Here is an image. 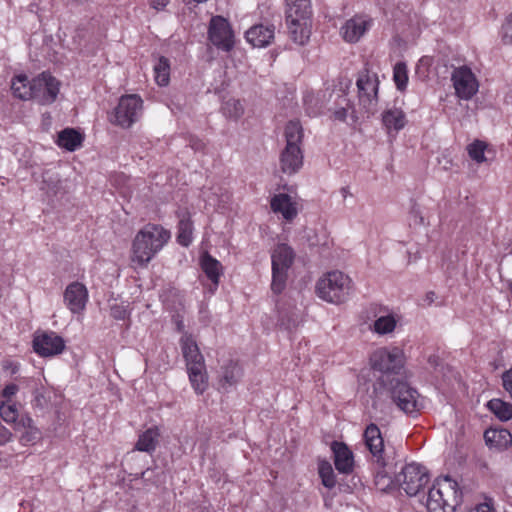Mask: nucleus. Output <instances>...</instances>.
I'll return each instance as SVG.
<instances>
[{
  "mask_svg": "<svg viewBox=\"0 0 512 512\" xmlns=\"http://www.w3.org/2000/svg\"><path fill=\"white\" fill-rule=\"evenodd\" d=\"M370 397L372 408L380 412L387 409L388 399L408 415L418 413L422 407L418 391L401 378L379 377L373 384Z\"/></svg>",
  "mask_w": 512,
  "mask_h": 512,
  "instance_id": "obj_1",
  "label": "nucleus"
},
{
  "mask_svg": "<svg viewBox=\"0 0 512 512\" xmlns=\"http://www.w3.org/2000/svg\"><path fill=\"white\" fill-rule=\"evenodd\" d=\"M170 239V232L160 225L147 224L132 242L131 261L145 267Z\"/></svg>",
  "mask_w": 512,
  "mask_h": 512,
  "instance_id": "obj_2",
  "label": "nucleus"
},
{
  "mask_svg": "<svg viewBox=\"0 0 512 512\" xmlns=\"http://www.w3.org/2000/svg\"><path fill=\"white\" fill-rule=\"evenodd\" d=\"M462 502L458 483L448 476L435 480L429 489L426 507L429 512H454Z\"/></svg>",
  "mask_w": 512,
  "mask_h": 512,
  "instance_id": "obj_3",
  "label": "nucleus"
},
{
  "mask_svg": "<svg viewBox=\"0 0 512 512\" xmlns=\"http://www.w3.org/2000/svg\"><path fill=\"white\" fill-rule=\"evenodd\" d=\"M286 146L280 155V167L286 174H294L303 165V153L301 143L303 128L298 121H289L284 131Z\"/></svg>",
  "mask_w": 512,
  "mask_h": 512,
  "instance_id": "obj_4",
  "label": "nucleus"
},
{
  "mask_svg": "<svg viewBox=\"0 0 512 512\" xmlns=\"http://www.w3.org/2000/svg\"><path fill=\"white\" fill-rule=\"evenodd\" d=\"M352 291V280L341 271L328 272L316 285L317 295L330 303L345 302Z\"/></svg>",
  "mask_w": 512,
  "mask_h": 512,
  "instance_id": "obj_5",
  "label": "nucleus"
},
{
  "mask_svg": "<svg viewBox=\"0 0 512 512\" xmlns=\"http://www.w3.org/2000/svg\"><path fill=\"white\" fill-rule=\"evenodd\" d=\"M295 258L294 250L287 244H278L271 254L272 283L271 289L275 294L281 293L286 286L288 270Z\"/></svg>",
  "mask_w": 512,
  "mask_h": 512,
  "instance_id": "obj_6",
  "label": "nucleus"
},
{
  "mask_svg": "<svg viewBox=\"0 0 512 512\" xmlns=\"http://www.w3.org/2000/svg\"><path fill=\"white\" fill-rule=\"evenodd\" d=\"M370 363L373 370L382 373L380 377L388 376L389 379L400 378L398 374L403 368L402 351L398 348H393L392 350L379 348L372 353Z\"/></svg>",
  "mask_w": 512,
  "mask_h": 512,
  "instance_id": "obj_7",
  "label": "nucleus"
},
{
  "mask_svg": "<svg viewBox=\"0 0 512 512\" xmlns=\"http://www.w3.org/2000/svg\"><path fill=\"white\" fill-rule=\"evenodd\" d=\"M395 481L408 496H416L429 482V475L424 466L409 463L396 475Z\"/></svg>",
  "mask_w": 512,
  "mask_h": 512,
  "instance_id": "obj_8",
  "label": "nucleus"
},
{
  "mask_svg": "<svg viewBox=\"0 0 512 512\" xmlns=\"http://www.w3.org/2000/svg\"><path fill=\"white\" fill-rule=\"evenodd\" d=\"M143 101L136 94L122 96L114 109L111 122L122 128L131 127L142 113Z\"/></svg>",
  "mask_w": 512,
  "mask_h": 512,
  "instance_id": "obj_9",
  "label": "nucleus"
},
{
  "mask_svg": "<svg viewBox=\"0 0 512 512\" xmlns=\"http://www.w3.org/2000/svg\"><path fill=\"white\" fill-rule=\"evenodd\" d=\"M359 103L368 114H374L378 103V77L369 74L367 70L361 72L357 78Z\"/></svg>",
  "mask_w": 512,
  "mask_h": 512,
  "instance_id": "obj_10",
  "label": "nucleus"
},
{
  "mask_svg": "<svg viewBox=\"0 0 512 512\" xmlns=\"http://www.w3.org/2000/svg\"><path fill=\"white\" fill-rule=\"evenodd\" d=\"M61 83L48 72H42L32 79L33 100L40 105L54 103L60 91Z\"/></svg>",
  "mask_w": 512,
  "mask_h": 512,
  "instance_id": "obj_11",
  "label": "nucleus"
},
{
  "mask_svg": "<svg viewBox=\"0 0 512 512\" xmlns=\"http://www.w3.org/2000/svg\"><path fill=\"white\" fill-rule=\"evenodd\" d=\"M208 39L218 49L230 51L234 46V35L229 22L222 16L211 18L208 29Z\"/></svg>",
  "mask_w": 512,
  "mask_h": 512,
  "instance_id": "obj_12",
  "label": "nucleus"
},
{
  "mask_svg": "<svg viewBox=\"0 0 512 512\" xmlns=\"http://www.w3.org/2000/svg\"><path fill=\"white\" fill-rule=\"evenodd\" d=\"M451 80L453 82L456 95L461 99L469 100L478 91V82L476 77L467 66L454 69Z\"/></svg>",
  "mask_w": 512,
  "mask_h": 512,
  "instance_id": "obj_13",
  "label": "nucleus"
},
{
  "mask_svg": "<svg viewBox=\"0 0 512 512\" xmlns=\"http://www.w3.org/2000/svg\"><path fill=\"white\" fill-rule=\"evenodd\" d=\"M363 439L372 456L373 462L382 468L386 467L384 440L379 427L374 423H370L364 430Z\"/></svg>",
  "mask_w": 512,
  "mask_h": 512,
  "instance_id": "obj_14",
  "label": "nucleus"
},
{
  "mask_svg": "<svg viewBox=\"0 0 512 512\" xmlns=\"http://www.w3.org/2000/svg\"><path fill=\"white\" fill-rule=\"evenodd\" d=\"M33 348L40 356L49 357L60 354L65 348V342L55 332H42L35 335Z\"/></svg>",
  "mask_w": 512,
  "mask_h": 512,
  "instance_id": "obj_15",
  "label": "nucleus"
},
{
  "mask_svg": "<svg viewBox=\"0 0 512 512\" xmlns=\"http://www.w3.org/2000/svg\"><path fill=\"white\" fill-rule=\"evenodd\" d=\"M63 300L66 307L73 314L82 313L88 302V290L86 286L78 281L70 283L63 294Z\"/></svg>",
  "mask_w": 512,
  "mask_h": 512,
  "instance_id": "obj_16",
  "label": "nucleus"
},
{
  "mask_svg": "<svg viewBox=\"0 0 512 512\" xmlns=\"http://www.w3.org/2000/svg\"><path fill=\"white\" fill-rule=\"evenodd\" d=\"M180 346L186 361L187 370L205 365L204 357L191 335L184 333L180 339Z\"/></svg>",
  "mask_w": 512,
  "mask_h": 512,
  "instance_id": "obj_17",
  "label": "nucleus"
},
{
  "mask_svg": "<svg viewBox=\"0 0 512 512\" xmlns=\"http://www.w3.org/2000/svg\"><path fill=\"white\" fill-rule=\"evenodd\" d=\"M275 35L274 25L257 24L245 33L247 41L254 47H266L270 45Z\"/></svg>",
  "mask_w": 512,
  "mask_h": 512,
  "instance_id": "obj_18",
  "label": "nucleus"
},
{
  "mask_svg": "<svg viewBox=\"0 0 512 512\" xmlns=\"http://www.w3.org/2000/svg\"><path fill=\"white\" fill-rule=\"evenodd\" d=\"M370 26V20L363 16H355L344 24L341 28L343 38L350 43L357 42Z\"/></svg>",
  "mask_w": 512,
  "mask_h": 512,
  "instance_id": "obj_19",
  "label": "nucleus"
},
{
  "mask_svg": "<svg viewBox=\"0 0 512 512\" xmlns=\"http://www.w3.org/2000/svg\"><path fill=\"white\" fill-rule=\"evenodd\" d=\"M290 38L299 45H305L311 34L310 19L286 18Z\"/></svg>",
  "mask_w": 512,
  "mask_h": 512,
  "instance_id": "obj_20",
  "label": "nucleus"
},
{
  "mask_svg": "<svg viewBox=\"0 0 512 512\" xmlns=\"http://www.w3.org/2000/svg\"><path fill=\"white\" fill-rule=\"evenodd\" d=\"M334 464L336 469L343 474L353 471L354 458L352 451L344 443L334 442L332 445Z\"/></svg>",
  "mask_w": 512,
  "mask_h": 512,
  "instance_id": "obj_21",
  "label": "nucleus"
},
{
  "mask_svg": "<svg viewBox=\"0 0 512 512\" xmlns=\"http://www.w3.org/2000/svg\"><path fill=\"white\" fill-rule=\"evenodd\" d=\"M270 205L273 212L280 213L287 221H292L298 214L296 203L285 193L276 194L271 199Z\"/></svg>",
  "mask_w": 512,
  "mask_h": 512,
  "instance_id": "obj_22",
  "label": "nucleus"
},
{
  "mask_svg": "<svg viewBox=\"0 0 512 512\" xmlns=\"http://www.w3.org/2000/svg\"><path fill=\"white\" fill-rule=\"evenodd\" d=\"M406 115L399 108L387 109L382 114V123L387 129L388 133L395 131L396 133L403 129L406 125Z\"/></svg>",
  "mask_w": 512,
  "mask_h": 512,
  "instance_id": "obj_23",
  "label": "nucleus"
},
{
  "mask_svg": "<svg viewBox=\"0 0 512 512\" xmlns=\"http://www.w3.org/2000/svg\"><path fill=\"white\" fill-rule=\"evenodd\" d=\"M487 445L499 450L507 449L512 444V435L507 429H489L484 433Z\"/></svg>",
  "mask_w": 512,
  "mask_h": 512,
  "instance_id": "obj_24",
  "label": "nucleus"
},
{
  "mask_svg": "<svg viewBox=\"0 0 512 512\" xmlns=\"http://www.w3.org/2000/svg\"><path fill=\"white\" fill-rule=\"evenodd\" d=\"M242 375L243 371L241 366L237 362L229 360L221 370V387L227 389L233 385H236L242 378Z\"/></svg>",
  "mask_w": 512,
  "mask_h": 512,
  "instance_id": "obj_25",
  "label": "nucleus"
},
{
  "mask_svg": "<svg viewBox=\"0 0 512 512\" xmlns=\"http://www.w3.org/2000/svg\"><path fill=\"white\" fill-rule=\"evenodd\" d=\"M201 268L206 274L207 278L215 285L218 286L220 276L222 275V264L208 252L201 256Z\"/></svg>",
  "mask_w": 512,
  "mask_h": 512,
  "instance_id": "obj_26",
  "label": "nucleus"
},
{
  "mask_svg": "<svg viewBox=\"0 0 512 512\" xmlns=\"http://www.w3.org/2000/svg\"><path fill=\"white\" fill-rule=\"evenodd\" d=\"M177 241L180 245L188 247L193 239V223L190 219V213L182 211L179 213Z\"/></svg>",
  "mask_w": 512,
  "mask_h": 512,
  "instance_id": "obj_27",
  "label": "nucleus"
},
{
  "mask_svg": "<svg viewBox=\"0 0 512 512\" xmlns=\"http://www.w3.org/2000/svg\"><path fill=\"white\" fill-rule=\"evenodd\" d=\"M286 18L310 19L311 0H286Z\"/></svg>",
  "mask_w": 512,
  "mask_h": 512,
  "instance_id": "obj_28",
  "label": "nucleus"
},
{
  "mask_svg": "<svg viewBox=\"0 0 512 512\" xmlns=\"http://www.w3.org/2000/svg\"><path fill=\"white\" fill-rule=\"evenodd\" d=\"M159 436L160 432L157 427L147 429L139 435L135 449L141 452L152 453L157 447Z\"/></svg>",
  "mask_w": 512,
  "mask_h": 512,
  "instance_id": "obj_29",
  "label": "nucleus"
},
{
  "mask_svg": "<svg viewBox=\"0 0 512 512\" xmlns=\"http://www.w3.org/2000/svg\"><path fill=\"white\" fill-rule=\"evenodd\" d=\"M83 136L72 128H66L58 134L57 144L68 151H75L82 145Z\"/></svg>",
  "mask_w": 512,
  "mask_h": 512,
  "instance_id": "obj_30",
  "label": "nucleus"
},
{
  "mask_svg": "<svg viewBox=\"0 0 512 512\" xmlns=\"http://www.w3.org/2000/svg\"><path fill=\"white\" fill-rule=\"evenodd\" d=\"M11 89L15 97L21 100H33L32 80L26 75H18L12 80Z\"/></svg>",
  "mask_w": 512,
  "mask_h": 512,
  "instance_id": "obj_31",
  "label": "nucleus"
},
{
  "mask_svg": "<svg viewBox=\"0 0 512 512\" xmlns=\"http://www.w3.org/2000/svg\"><path fill=\"white\" fill-rule=\"evenodd\" d=\"M188 371L189 380L195 392L202 394L208 385V376L206 372V365L195 368H190Z\"/></svg>",
  "mask_w": 512,
  "mask_h": 512,
  "instance_id": "obj_32",
  "label": "nucleus"
},
{
  "mask_svg": "<svg viewBox=\"0 0 512 512\" xmlns=\"http://www.w3.org/2000/svg\"><path fill=\"white\" fill-rule=\"evenodd\" d=\"M0 416L8 424H13L15 429L20 425H25L24 419L19 418V412L16 404L2 401L0 403Z\"/></svg>",
  "mask_w": 512,
  "mask_h": 512,
  "instance_id": "obj_33",
  "label": "nucleus"
},
{
  "mask_svg": "<svg viewBox=\"0 0 512 512\" xmlns=\"http://www.w3.org/2000/svg\"><path fill=\"white\" fill-rule=\"evenodd\" d=\"M489 410L501 421H508L512 418V404L501 399H492L488 402Z\"/></svg>",
  "mask_w": 512,
  "mask_h": 512,
  "instance_id": "obj_34",
  "label": "nucleus"
},
{
  "mask_svg": "<svg viewBox=\"0 0 512 512\" xmlns=\"http://www.w3.org/2000/svg\"><path fill=\"white\" fill-rule=\"evenodd\" d=\"M318 474L319 477L321 478L322 484L326 488L332 489L336 486V475L330 462L326 460L319 461Z\"/></svg>",
  "mask_w": 512,
  "mask_h": 512,
  "instance_id": "obj_35",
  "label": "nucleus"
},
{
  "mask_svg": "<svg viewBox=\"0 0 512 512\" xmlns=\"http://www.w3.org/2000/svg\"><path fill=\"white\" fill-rule=\"evenodd\" d=\"M222 113L225 117L238 120L244 114V106L239 99L230 98L223 102Z\"/></svg>",
  "mask_w": 512,
  "mask_h": 512,
  "instance_id": "obj_36",
  "label": "nucleus"
},
{
  "mask_svg": "<svg viewBox=\"0 0 512 512\" xmlns=\"http://www.w3.org/2000/svg\"><path fill=\"white\" fill-rule=\"evenodd\" d=\"M279 325L286 330L296 328L300 322L299 313L297 309H280L279 311Z\"/></svg>",
  "mask_w": 512,
  "mask_h": 512,
  "instance_id": "obj_37",
  "label": "nucleus"
},
{
  "mask_svg": "<svg viewBox=\"0 0 512 512\" xmlns=\"http://www.w3.org/2000/svg\"><path fill=\"white\" fill-rule=\"evenodd\" d=\"M155 80L158 85L166 86L170 79V63L169 60L161 56L157 64L154 66Z\"/></svg>",
  "mask_w": 512,
  "mask_h": 512,
  "instance_id": "obj_38",
  "label": "nucleus"
},
{
  "mask_svg": "<svg viewBox=\"0 0 512 512\" xmlns=\"http://www.w3.org/2000/svg\"><path fill=\"white\" fill-rule=\"evenodd\" d=\"M487 148L488 145L484 141L475 140L467 146V152L473 161L480 164L487 161L485 156V151Z\"/></svg>",
  "mask_w": 512,
  "mask_h": 512,
  "instance_id": "obj_39",
  "label": "nucleus"
},
{
  "mask_svg": "<svg viewBox=\"0 0 512 512\" xmlns=\"http://www.w3.org/2000/svg\"><path fill=\"white\" fill-rule=\"evenodd\" d=\"M393 79L398 90L404 91L406 89L408 83V71L404 62H398L394 66Z\"/></svg>",
  "mask_w": 512,
  "mask_h": 512,
  "instance_id": "obj_40",
  "label": "nucleus"
},
{
  "mask_svg": "<svg viewBox=\"0 0 512 512\" xmlns=\"http://www.w3.org/2000/svg\"><path fill=\"white\" fill-rule=\"evenodd\" d=\"M395 480L392 479L391 476L387 474L385 471V467L382 468L378 466V470L375 473L374 483L378 490L387 491L391 489L394 485Z\"/></svg>",
  "mask_w": 512,
  "mask_h": 512,
  "instance_id": "obj_41",
  "label": "nucleus"
},
{
  "mask_svg": "<svg viewBox=\"0 0 512 512\" xmlns=\"http://www.w3.org/2000/svg\"><path fill=\"white\" fill-rule=\"evenodd\" d=\"M396 321L393 316H382L374 322V330L378 334L390 333L395 329Z\"/></svg>",
  "mask_w": 512,
  "mask_h": 512,
  "instance_id": "obj_42",
  "label": "nucleus"
},
{
  "mask_svg": "<svg viewBox=\"0 0 512 512\" xmlns=\"http://www.w3.org/2000/svg\"><path fill=\"white\" fill-rule=\"evenodd\" d=\"M110 315L115 320H125L129 316V312L124 303H114L110 306Z\"/></svg>",
  "mask_w": 512,
  "mask_h": 512,
  "instance_id": "obj_43",
  "label": "nucleus"
},
{
  "mask_svg": "<svg viewBox=\"0 0 512 512\" xmlns=\"http://www.w3.org/2000/svg\"><path fill=\"white\" fill-rule=\"evenodd\" d=\"M502 40L505 44H512V15H509L502 26Z\"/></svg>",
  "mask_w": 512,
  "mask_h": 512,
  "instance_id": "obj_44",
  "label": "nucleus"
},
{
  "mask_svg": "<svg viewBox=\"0 0 512 512\" xmlns=\"http://www.w3.org/2000/svg\"><path fill=\"white\" fill-rule=\"evenodd\" d=\"M501 378L503 388L512 399V368L504 371Z\"/></svg>",
  "mask_w": 512,
  "mask_h": 512,
  "instance_id": "obj_45",
  "label": "nucleus"
},
{
  "mask_svg": "<svg viewBox=\"0 0 512 512\" xmlns=\"http://www.w3.org/2000/svg\"><path fill=\"white\" fill-rule=\"evenodd\" d=\"M18 390H19V387L16 384H14V383L8 384L2 390L1 397L7 399L6 402H10V398L12 396H14L18 392Z\"/></svg>",
  "mask_w": 512,
  "mask_h": 512,
  "instance_id": "obj_46",
  "label": "nucleus"
},
{
  "mask_svg": "<svg viewBox=\"0 0 512 512\" xmlns=\"http://www.w3.org/2000/svg\"><path fill=\"white\" fill-rule=\"evenodd\" d=\"M469 512H496V510L494 509V507L491 503L484 502V503L476 505Z\"/></svg>",
  "mask_w": 512,
  "mask_h": 512,
  "instance_id": "obj_47",
  "label": "nucleus"
},
{
  "mask_svg": "<svg viewBox=\"0 0 512 512\" xmlns=\"http://www.w3.org/2000/svg\"><path fill=\"white\" fill-rule=\"evenodd\" d=\"M168 4V0H151V6L156 10H162Z\"/></svg>",
  "mask_w": 512,
  "mask_h": 512,
  "instance_id": "obj_48",
  "label": "nucleus"
},
{
  "mask_svg": "<svg viewBox=\"0 0 512 512\" xmlns=\"http://www.w3.org/2000/svg\"><path fill=\"white\" fill-rule=\"evenodd\" d=\"M21 418H23V419H24L25 425H20V426H19V428L31 427V425H32V419H31L30 417H28V416L23 417V416H22Z\"/></svg>",
  "mask_w": 512,
  "mask_h": 512,
  "instance_id": "obj_49",
  "label": "nucleus"
},
{
  "mask_svg": "<svg viewBox=\"0 0 512 512\" xmlns=\"http://www.w3.org/2000/svg\"><path fill=\"white\" fill-rule=\"evenodd\" d=\"M341 195L343 198H347L348 196H351L350 190L348 187H342L340 190Z\"/></svg>",
  "mask_w": 512,
  "mask_h": 512,
  "instance_id": "obj_50",
  "label": "nucleus"
},
{
  "mask_svg": "<svg viewBox=\"0 0 512 512\" xmlns=\"http://www.w3.org/2000/svg\"><path fill=\"white\" fill-rule=\"evenodd\" d=\"M335 115H336V118H338L340 120H344L346 117V110L342 109L340 111H337Z\"/></svg>",
  "mask_w": 512,
  "mask_h": 512,
  "instance_id": "obj_51",
  "label": "nucleus"
},
{
  "mask_svg": "<svg viewBox=\"0 0 512 512\" xmlns=\"http://www.w3.org/2000/svg\"><path fill=\"white\" fill-rule=\"evenodd\" d=\"M191 146L195 150H200L203 148L204 144L201 141H195Z\"/></svg>",
  "mask_w": 512,
  "mask_h": 512,
  "instance_id": "obj_52",
  "label": "nucleus"
},
{
  "mask_svg": "<svg viewBox=\"0 0 512 512\" xmlns=\"http://www.w3.org/2000/svg\"><path fill=\"white\" fill-rule=\"evenodd\" d=\"M435 293L429 292L426 295V300L428 301V304H431L434 301Z\"/></svg>",
  "mask_w": 512,
  "mask_h": 512,
  "instance_id": "obj_53",
  "label": "nucleus"
},
{
  "mask_svg": "<svg viewBox=\"0 0 512 512\" xmlns=\"http://www.w3.org/2000/svg\"><path fill=\"white\" fill-rule=\"evenodd\" d=\"M195 3L197 4H200V3H205L207 2L208 0H193Z\"/></svg>",
  "mask_w": 512,
  "mask_h": 512,
  "instance_id": "obj_54",
  "label": "nucleus"
},
{
  "mask_svg": "<svg viewBox=\"0 0 512 512\" xmlns=\"http://www.w3.org/2000/svg\"><path fill=\"white\" fill-rule=\"evenodd\" d=\"M412 213H413V214H415V215H418V210L413 209V210H412Z\"/></svg>",
  "mask_w": 512,
  "mask_h": 512,
  "instance_id": "obj_55",
  "label": "nucleus"
},
{
  "mask_svg": "<svg viewBox=\"0 0 512 512\" xmlns=\"http://www.w3.org/2000/svg\"><path fill=\"white\" fill-rule=\"evenodd\" d=\"M509 290L512 293V282L509 284Z\"/></svg>",
  "mask_w": 512,
  "mask_h": 512,
  "instance_id": "obj_56",
  "label": "nucleus"
},
{
  "mask_svg": "<svg viewBox=\"0 0 512 512\" xmlns=\"http://www.w3.org/2000/svg\"><path fill=\"white\" fill-rule=\"evenodd\" d=\"M181 327H182V324L178 323V328L181 329Z\"/></svg>",
  "mask_w": 512,
  "mask_h": 512,
  "instance_id": "obj_57",
  "label": "nucleus"
}]
</instances>
